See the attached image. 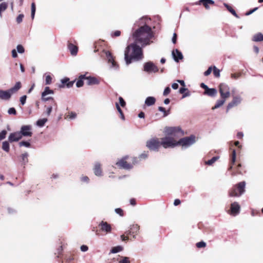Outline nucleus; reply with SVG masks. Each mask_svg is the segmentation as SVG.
Wrapping results in <instances>:
<instances>
[{"label": "nucleus", "mask_w": 263, "mask_h": 263, "mask_svg": "<svg viewBox=\"0 0 263 263\" xmlns=\"http://www.w3.org/2000/svg\"><path fill=\"white\" fill-rule=\"evenodd\" d=\"M165 136L159 139L154 138L146 142V146L150 151L158 152L162 146L164 148H171L170 136H183L184 133L179 127H166L164 129Z\"/></svg>", "instance_id": "f257e3e1"}, {"label": "nucleus", "mask_w": 263, "mask_h": 263, "mask_svg": "<svg viewBox=\"0 0 263 263\" xmlns=\"http://www.w3.org/2000/svg\"><path fill=\"white\" fill-rule=\"evenodd\" d=\"M154 36V33L151 27L144 25L139 27L133 33V37L137 43H141L144 47L150 44V40Z\"/></svg>", "instance_id": "f03ea898"}, {"label": "nucleus", "mask_w": 263, "mask_h": 263, "mask_svg": "<svg viewBox=\"0 0 263 263\" xmlns=\"http://www.w3.org/2000/svg\"><path fill=\"white\" fill-rule=\"evenodd\" d=\"M143 58L142 48L136 43L128 45L125 50L124 59L127 65L133 61H138Z\"/></svg>", "instance_id": "7ed1b4c3"}, {"label": "nucleus", "mask_w": 263, "mask_h": 263, "mask_svg": "<svg viewBox=\"0 0 263 263\" xmlns=\"http://www.w3.org/2000/svg\"><path fill=\"white\" fill-rule=\"evenodd\" d=\"M178 135L177 134L176 136H170L171 142H169L168 144H171V148H174L178 145L188 146L195 142V137L193 135L181 138L179 140L177 141L176 138L182 136Z\"/></svg>", "instance_id": "20e7f679"}, {"label": "nucleus", "mask_w": 263, "mask_h": 263, "mask_svg": "<svg viewBox=\"0 0 263 263\" xmlns=\"http://www.w3.org/2000/svg\"><path fill=\"white\" fill-rule=\"evenodd\" d=\"M138 162V158L136 157H130L125 156L119 160L116 163V165L120 168L124 170H130L134 165Z\"/></svg>", "instance_id": "39448f33"}, {"label": "nucleus", "mask_w": 263, "mask_h": 263, "mask_svg": "<svg viewBox=\"0 0 263 263\" xmlns=\"http://www.w3.org/2000/svg\"><path fill=\"white\" fill-rule=\"evenodd\" d=\"M245 182L242 181L236 185L231 191V196H238L245 192Z\"/></svg>", "instance_id": "423d86ee"}, {"label": "nucleus", "mask_w": 263, "mask_h": 263, "mask_svg": "<svg viewBox=\"0 0 263 263\" xmlns=\"http://www.w3.org/2000/svg\"><path fill=\"white\" fill-rule=\"evenodd\" d=\"M219 87L221 98L222 99L228 98L230 97L229 87L228 86L224 84H221Z\"/></svg>", "instance_id": "0eeeda50"}, {"label": "nucleus", "mask_w": 263, "mask_h": 263, "mask_svg": "<svg viewBox=\"0 0 263 263\" xmlns=\"http://www.w3.org/2000/svg\"><path fill=\"white\" fill-rule=\"evenodd\" d=\"M144 70L149 73L156 72L158 71V68L152 62H148L145 63Z\"/></svg>", "instance_id": "6e6552de"}, {"label": "nucleus", "mask_w": 263, "mask_h": 263, "mask_svg": "<svg viewBox=\"0 0 263 263\" xmlns=\"http://www.w3.org/2000/svg\"><path fill=\"white\" fill-rule=\"evenodd\" d=\"M51 93H53V91L52 90L50 89L49 87H46L44 91L42 93V99L44 101H47V100H51L53 102L55 106H57V104L55 102L53 98H51V97L45 98V97L46 95H47L48 94H51Z\"/></svg>", "instance_id": "1a4fd4ad"}, {"label": "nucleus", "mask_w": 263, "mask_h": 263, "mask_svg": "<svg viewBox=\"0 0 263 263\" xmlns=\"http://www.w3.org/2000/svg\"><path fill=\"white\" fill-rule=\"evenodd\" d=\"M76 43V41H73L72 43L71 41H68L67 43V47L68 49L69 50L70 53L73 55H76L78 51V47L74 44Z\"/></svg>", "instance_id": "9d476101"}, {"label": "nucleus", "mask_w": 263, "mask_h": 263, "mask_svg": "<svg viewBox=\"0 0 263 263\" xmlns=\"http://www.w3.org/2000/svg\"><path fill=\"white\" fill-rule=\"evenodd\" d=\"M75 81H70L68 78H64L61 80V83L59 85V88H64L66 86L67 88L71 87Z\"/></svg>", "instance_id": "9b49d317"}, {"label": "nucleus", "mask_w": 263, "mask_h": 263, "mask_svg": "<svg viewBox=\"0 0 263 263\" xmlns=\"http://www.w3.org/2000/svg\"><path fill=\"white\" fill-rule=\"evenodd\" d=\"M105 54L107 57L108 63L111 64L112 67L118 68V65L115 60V58L112 55L111 53L109 51H105Z\"/></svg>", "instance_id": "f8f14e48"}, {"label": "nucleus", "mask_w": 263, "mask_h": 263, "mask_svg": "<svg viewBox=\"0 0 263 263\" xmlns=\"http://www.w3.org/2000/svg\"><path fill=\"white\" fill-rule=\"evenodd\" d=\"M31 127L30 125H24L21 127V132L22 136H32V133L30 131Z\"/></svg>", "instance_id": "ddd939ff"}, {"label": "nucleus", "mask_w": 263, "mask_h": 263, "mask_svg": "<svg viewBox=\"0 0 263 263\" xmlns=\"http://www.w3.org/2000/svg\"><path fill=\"white\" fill-rule=\"evenodd\" d=\"M86 84L88 85H97L100 83V80L96 77H87L86 78Z\"/></svg>", "instance_id": "4468645a"}, {"label": "nucleus", "mask_w": 263, "mask_h": 263, "mask_svg": "<svg viewBox=\"0 0 263 263\" xmlns=\"http://www.w3.org/2000/svg\"><path fill=\"white\" fill-rule=\"evenodd\" d=\"M172 55L174 60L177 62H178L180 60H182L183 58L182 53L177 49L173 50Z\"/></svg>", "instance_id": "2eb2a0df"}, {"label": "nucleus", "mask_w": 263, "mask_h": 263, "mask_svg": "<svg viewBox=\"0 0 263 263\" xmlns=\"http://www.w3.org/2000/svg\"><path fill=\"white\" fill-rule=\"evenodd\" d=\"M21 133L20 132H15L11 133L9 136V140L10 142L17 141L22 138Z\"/></svg>", "instance_id": "dca6fc26"}, {"label": "nucleus", "mask_w": 263, "mask_h": 263, "mask_svg": "<svg viewBox=\"0 0 263 263\" xmlns=\"http://www.w3.org/2000/svg\"><path fill=\"white\" fill-rule=\"evenodd\" d=\"M11 95L12 93L9 89L5 91L0 89V99L2 100H9L10 98Z\"/></svg>", "instance_id": "f3484780"}, {"label": "nucleus", "mask_w": 263, "mask_h": 263, "mask_svg": "<svg viewBox=\"0 0 263 263\" xmlns=\"http://www.w3.org/2000/svg\"><path fill=\"white\" fill-rule=\"evenodd\" d=\"M214 2L212 0H200L195 3L196 5H203L205 9H209V5H214Z\"/></svg>", "instance_id": "a211bd4d"}, {"label": "nucleus", "mask_w": 263, "mask_h": 263, "mask_svg": "<svg viewBox=\"0 0 263 263\" xmlns=\"http://www.w3.org/2000/svg\"><path fill=\"white\" fill-rule=\"evenodd\" d=\"M99 226L101 227V229L102 231L106 232V233L111 232V226L107 222L102 221L100 223Z\"/></svg>", "instance_id": "6ab92c4d"}, {"label": "nucleus", "mask_w": 263, "mask_h": 263, "mask_svg": "<svg viewBox=\"0 0 263 263\" xmlns=\"http://www.w3.org/2000/svg\"><path fill=\"white\" fill-rule=\"evenodd\" d=\"M139 230V227L137 224H134L130 228V230L126 232V234H130L133 236L134 237H135V235L137 234L138 231Z\"/></svg>", "instance_id": "aec40b11"}, {"label": "nucleus", "mask_w": 263, "mask_h": 263, "mask_svg": "<svg viewBox=\"0 0 263 263\" xmlns=\"http://www.w3.org/2000/svg\"><path fill=\"white\" fill-rule=\"evenodd\" d=\"M93 172L95 174L96 176H101L102 175V171L101 168V164L97 162L95 164L94 168H93Z\"/></svg>", "instance_id": "412c9836"}, {"label": "nucleus", "mask_w": 263, "mask_h": 263, "mask_svg": "<svg viewBox=\"0 0 263 263\" xmlns=\"http://www.w3.org/2000/svg\"><path fill=\"white\" fill-rule=\"evenodd\" d=\"M241 100L242 99L240 96H233V100L231 102V107L234 106H237L238 104H240Z\"/></svg>", "instance_id": "4be33fe9"}, {"label": "nucleus", "mask_w": 263, "mask_h": 263, "mask_svg": "<svg viewBox=\"0 0 263 263\" xmlns=\"http://www.w3.org/2000/svg\"><path fill=\"white\" fill-rule=\"evenodd\" d=\"M86 74H82L79 77V79L76 83V86L77 87H80L84 85V80H86Z\"/></svg>", "instance_id": "5701e85b"}, {"label": "nucleus", "mask_w": 263, "mask_h": 263, "mask_svg": "<svg viewBox=\"0 0 263 263\" xmlns=\"http://www.w3.org/2000/svg\"><path fill=\"white\" fill-rule=\"evenodd\" d=\"M217 92V90L215 88H208L205 91H204V94L210 97H214L216 96Z\"/></svg>", "instance_id": "b1692460"}, {"label": "nucleus", "mask_w": 263, "mask_h": 263, "mask_svg": "<svg viewBox=\"0 0 263 263\" xmlns=\"http://www.w3.org/2000/svg\"><path fill=\"white\" fill-rule=\"evenodd\" d=\"M28 154L27 153L22 154L20 156V161L21 162L22 165H25L28 162Z\"/></svg>", "instance_id": "393cba45"}, {"label": "nucleus", "mask_w": 263, "mask_h": 263, "mask_svg": "<svg viewBox=\"0 0 263 263\" xmlns=\"http://www.w3.org/2000/svg\"><path fill=\"white\" fill-rule=\"evenodd\" d=\"M240 206L236 203H231V214H237L239 212Z\"/></svg>", "instance_id": "a878e982"}, {"label": "nucleus", "mask_w": 263, "mask_h": 263, "mask_svg": "<svg viewBox=\"0 0 263 263\" xmlns=\"http://www.w3.org/2000/svg\"><path fill=\"white\" fill-rule=\"evenodd\" d=\"M156 99L154 97H148L145 101V104L149 106L154 105Z\"/></svg>", "instance_id": "bb28decb"}, {"label": "nucleus", "mask_w": 263, "mask_h": 263, "mask_svg": "<svg viewBox=\"0 0 263 263\" xmlns=\"http://www.w3.org/2000/svg\"><path fill=\"white\" fill-rule=\"evenodd\" d=\"M225 100L226 99L221 98L220 100H218L216 104L213 107H212V109L214 110L221 106L224 104Z\"/></svg>", "instance_id": "cd10ccee"}, {"label": "nucleus", "mask_w": 263, "mask_h": 263, "mask_svg": "<svg viewBox=\"0 0 263 263\" xmlns=\"http://www.w3.org/2000/svg\"><path fill=\"white\" fill-rule=\"evenodd\" d=\"M253 41L255 42H260L263 41V34L261 33H258L255 34L253 37Z\"/></svg>", "instance_id": "c85d7f7f"}, {"label": "nucleus", "mask_w": 263, "mask_h": 263, "mask_svg": "<svg viewBox=\"0 0 263 263\" xmlns=\"http://www.w3.org/2000/svg\"><path fill=\"white\" fill-rule=\"evenodd\" d=\"M236 160V151L233 150L232 154L231 157V171L233 169V165H234Z\"/></svg>", "instance_id": "c756f323"}, {"label": "nucleus", "mask_w": 263, "mask_h": 263, "mask_svg": "<svg viewBox=\"0 0 263 263\" xmlns=\"http://www.w3.org/2000/svg\"><path fill=\"white\" fill-rule=\"evenodd\" d=\"M117 260L119 263H130L129 258L127 257L118 256Z\"/></svg>", "instance_id": "7c9ffc66"}, {"label": "nucleus", "mask_w": 263, "mask_h": 263, "mask_svg": "<svg viewBox=\"0 0 263 263\" xmlns=\"http://www.w3.org/2000/svg\"><path fill=\"white\" fill-rule=\"evenodd\" d=\"M21 87V83L20 82H16L14 86L10 89V91L12 93L17 91Z\"/></svg>", "instance_id": "2f4dec72"}, {"label": "nucleus", "mask_w": 263, "mask_h": 263, "mask_svg": "<svg viewBox=\"0 0 263 263\" xmlns=\"http://www.w3.org/2000/svg\"><path fill=\"white\" fill-rule=\"evenodd\" d=\"M123 248L121 246H118L116 247H114L112 248V249L110 250V253H117L119 252H121L123 250Z\"/></svg>", "instance_id": "473e14b6"}, {"label": "nucleus", "mask_w": 263, "mask_h": 263, "mask_svg": "<svg viewBox=\"0 0 263 263\" xmlns=\"http://www.w3.org/2000/svg\"><path fill=\"white\" fill-rule=\"evenodd\" d=\"M116 107L117 108V110L118 111V112H119L120 114V118L122 119V120H124L125 119V117H124V114L122 110V109H121L120 107V105L118 103H116Z\"/></svg>", "instance_id": "72a5a7b5"}, {"label": "nucleus", "mask_w": 263, "mask_h": 263, "mask_svg": "<svg viewBox=\"0 0 263 263\" xmlns=\"http://www.w3.org/2000/svg\"><path fill=\"white\" fill-rule=\"evenodd\" d=\"M47 121V119L46 118H43L41 119H39L36 122V124L40 127L43 126L45 123Z\"/></svg>", "instance_id": "f704fd0d"}, {"label": "nucleus", "mask_w": 263, "mask_h": 263, "mask_svg": "<svg viewBox=\"0 0 263 263\" xmlns=\"http://www.w3.org/2000/svg\"><path fill=\"white\" fill-rule=\"evenodd\" d=\"M7 4L4 2L0 4V16H2V12L4 11L7 8Z\"/></svg>", "instance_id": "c9c22d12"}, {"label": "nucleus", "mask_w": 263, "mask_h": 263, "mask_svg": "<svg viewBox=\"0 0 263 263\" xmlns=\"http://www.w3.org/2000/svg\"><path fill=\"white\" fill-rule=\"evenodd\" d=\"M186 90H187V88H185L184 87H181V88H180L179 92L181 94H183L182 98H184L189 96V92L184 93L185 91H186Z\"/></svg>", "instance_id": "e433bc0d"}, {"label": "nucleus", "mask_w": 263, "mask_h": 263, "mask_svg": "<svg viewBox=\"0 0 263 263\" xmlns=\"http://www.w3.org/2000/svg\"><path fill=\"white\" fill-rule=\"evenodd\" d=\"M218 157H213L211 159L207 161H205V164L206 165H212L218 159Z\"/></svg>", "instance_id": "4c0bfd02"}, {"label": "nucleus", "mask_w": 263, "mask_h": 263, "mask_svg": "<svg viewBox=\"0 0 263 263\" xmlns=\"http://www.w3.org/2000/svg\"><path fill=\"white\" fill-rule=\"evenodd\" d=\"M213 74L216 78H219L220 77V70L215 66H213Z\"/></svg>", "instance_id": "58836bf2"}, {"label": "nucleus", "mask_w": 263, "mask_h": 263, "mask_svg": "<svg viewBox=\"0 0 263 263\" xmlns=\"http://www.w3.org/2000/svg\"><path fill=\"white\" fill-rule=\"evenodd\" d=\"M2 148L6 152H8L9 151V144L7 141L3 143Z\"/></svg>", "instance_id": "ea45409f"}, {"label": "nucleus", "mask_w": 263, "mask_h": 263, "mask_svg": "<svg viewBox=\"0 0 263 263\" xmlns=\"http://www.w3.org/2000/svg\"><path fill=\"white\" fill-rule=\"evenodd\" d=\"M35 10H36L35 4L34 3H32L31 4V14L32 19L34 18Z\"/></svg>", "instance_id": "a19ab883"}, {"label": "nucleus", "mask_w": 263, "mask_h": 263, "mask_svg": "<svg viewBox=\"0 0 263 263\" xmlns=\"http://www.w3.org/2000/svg\"><path fill=\"white\" fill-rule=\"evenodd\" d=\"M24 17V15L23 14H19L17 16V17H16V22L17 23V24H20L23 21Z\"/></svg>", "instance_id": "79ce46f5"}, {"label": "nucleus", "mask_w": 263, "mask_h": 263, "mask_svg": "<svg viewBox=\"0 0 263 263\" xmlns=\"http://www.w3.org/2000/svg\"><path fill=\"white\" fill-rule=\"evenodd\" d=\"M119 104H120V105L122 107H124L126 106V102L124 101V100L123 99V98L122 97H119Z\"/></svg>", "instance_id": "37998d69"}, {"label": "nucleus", "mask_w": 263, "mask_h": 263, "mask_svg": "<svg viewBox=\"0 0 263 263\" xmlns=\"http://www.w3.org/2000/svg\"><path fill=\"white\" fill-rule=\"evenodd\" d=\"M158 110L159 111H162V112H163V117H165L167 116L168 115V112H167L166 111L164 107H161V106L159 107H158Z\"/></svg>", "instance_id": "c03bdc74"}, {"label": "nucleus", "mask_w": 263, "mask_h": 263, "mask_svg": "<svg viewBox=\"0 0 263 263\" xmlns=\"http://www.w3.org/2000/svg\"><path fill=\"white\" fill-rule=\"evenodd\" d=\"M19 145L20 146H24L27 147L30 146V144L29 142L24 141L20 142Z\"/></svg>", "instance_id": "a18cd8bd"}, {"label": "nucleus", "mask_w": 263, "mask_h": 263, "mask_svg": "<svg viewBox=\"0 0 263 263\" xmlns=\"http://www.w3.org/2000/svg\"><path fill=\"white\" fill-rule=\"evenodd\" d=\"M111 35L112 37L119 36L121 35V31L119 30H116L115 31L112 32Z\"/></svg>", "instance_id": "49530a36"}, {"label": "nucleus", "mask_w": 263, "mask_h": 263, "mask_svg": "<svg viewBox=\"0 0 263 263\" xmlns=\"http://www.w3.org/2000/svg\"><path fill=\"white\" fill-rule=\"evenodd\" d=\"M213 67L212 66H210L208 68V69H207V70H206L204 72V75L205 76H208L209 75H210L212 70H213Z\"/></svg>", "instance_id": "de8ad7c7"}, {"label": "nucleus", "mask_w": 263, "mask_h": 263, "mask_svg": "<svg viewBox=\"0 0 263 263\" xmlns=\"http://www.w3.org/2000/svg\"><path fill=\"white\" fill-rule=\"evenodd\" d=\"M52 78L50 76L48 75L46 77L45 82L46 85H49L51 83Z\"/></svg>", "instance_id": "09e8293b"}, {"label": "nucleus", "mask_w": 263, "mask_h": 263, "mask_svg": "<svg viewBox=\"0 0 263 263\" xmlns=\"http://www.w3.org/2000/svg\"><path fill=\"white\" fill-rule=\"evenodd\" d=\"M206 246V243L204 241H200L196 243V247L198 248H204Z\"/></svg>", "instance_id": "8fccbe9b"}, {"label": "nucleus", "mask_w": 263, "mask_h": 263, "mask_svg": "<svg viewBox=\"0 0 263 263\" xmlns=\"http://www.w3.org/2000/svg\"><path fill=\"white\" fill-rule=\"evenodd\" d=\"M234 145L238 147V149L237 150V151H238V155H239V154L240 153V149H241V148L242 147V145L240 144L239 142L238 141H235L234 142Z\"/></svg>", "instance_id": "3c124183"}, {"label": "nucleus", "mask_w": 263, "mask_h": 263, "mask_svg": "<svg viewBox=\"0 0 263 263\" xmlns=\"http://www.w3.org/2000/svg\"><path fill=\"white\" fill-rule=\"evenodd\" d=\"M242 75L241 72H237L234 74L231 73V78H234L235 79L240 77Z\"/></svg>", "instance_id": "603ef678"}, {"label": "nucleus", "mask_w": 263, "mask_h": 263, "mask_svg": "<svg viewBox=\"0 0 263 263\" xmlns=\"http://www.w3.org/2000/svg\"><path fill=\"white\" fill-rule=\"evenodd\" d=\"M6 134H7L6 130H2L0 133V140H2L3 139H5L6 137Z\"/></svg>", "instance_id": "864d4df0"}, {"label": "nucleus", "mask_w": 263, "mask_h": 263, "mask_svg": "<svg viewBox=\"0 0 263 263\" xmlns=\"http://www.w3.org/2000/svg\"><path fill=\"white\" fill-rule=\"evenodd\" d=\"M17 51L20 53H24V51H25L24 47L21 45H17Z\"/></svg>", "instance_id": "5fc2aeb1"}, {"label": "nucleus", "mask_w": 263, "mask_h": 263, "mask_svg": "<svg viewBox=\"0 0 263 263\" xmlns=\"http://www.w3.org/2000/svg\"><path fill=\"white\" fill-rule=\"evenodd\" d=\"M8 112L10 115L13 114L14 115H15L16 114V111L15 109L13 107L10 108L8 110Z\"/></svg>", "instance_id": "6e6d98bb"}, {"label": "nucleus", "mask_w": 263, "mask_h": 263, "mask_svg": "<svg viewBox=\"0 0 263 263\" xmlns=\"http://www.w3.org/2000/svg\"><path fill=\"white\" fill-rule=\"evenodd\" d=\"M77 114L74 112H70L68 113V115L67 116V117H68L69 118L72 119H74L76 117Z\"/></svg>", "instance_id": "4d7b16f0"}, {"label": "nucleus", "mask_w": 263, "mask_h": 263, "mask_svg": "<svg viewBox=\"0 0 263 263\" xmlns=\"http://www.w3.org/2000/svg\"><path fill=\"white\" fill-rule=\"evenodd\" d=\"M171 92V88L169 87H166L164 91H163V96H166L168 95Z\"/></svg>", "instance_id": "13d9d810"}, {"label": "nucleus", "mask_w": 263, "mask_h": 263, "mask_svg": "<svg viewBox=\"0 0 263 263\" xmlns=\"http://www.w3.org/2000/svg\"><path fill=\"white\" fill-rule=\"evenodd\" d=\"M26 98L27 96L26 95L23 96L22 97H21L20 101L22 105H24L26 103Z\"/></svg>", "instance_id": "bf43d9fd"}, {"label": "nucleus", "mask_w": 263, "mask_h": 263, "mask_svg": "<svg viewBox=\"0 0 263 263\" xmlns=\"http://www.w3.org/2000/svg\"><path fill=\"white\" fill-rule=\"evenodd\" d=\"M257 9H258V7H255L254 9L249 10V11H248L246 13V15H249L251 14L254 12H255L256 10H257Z\"/></svg>", "instance_id": "052dcab7"}, {"label": "nucleus", "mask_w": 263, "mask_h": 263, "mask_svg": "<svg viewBox=\"0 0 263 263\" xmlns=\"http://www.w3.org/2000/svg\"><path fill=\"white\" fill-rule=\"evenodd\" d=\"M81 180L82 182L88 183L89 182V178L87 176H82L81 177Z\"/></svg>", "instance_id": "680f3d73"}, {"label": "nucleus", "mask_w": 263, "mask_h": 263, "mask_svg": "<svg viewBox=\"0 0 263 263\" xmlns=\"http://www.w3.org/2000/svg\"><path fill=\"white\" fill-rule=\"evenodd\" d=\"M81 250L82 252H86L88 250V247L86 245H82L81 246Z\"/></svg>", "instance_id": "e2e57ef3"}, {"label": "nucleus", "mask_w": 263, "mask_h": 263, "mask_svg": "<svg viewBox=\"0 0 263 263\" xmlns=\"http://www.w3.org/2000/svg\"><path fill=\"white\" fill-rule=\"evenodd\" d=\"M147 156H148L147 153H144L139 156V158H140V159H145L147 157Z\"/></svg>", "instance_id": "0e129e2a"}, {"label": "nucleus", "mask_w": 263, "mask_h": 263, "mask_svg": "<svg viewBox=\"0 0 263 263\" xmlns=\"http://www.w3.org/2000/svg\"><path fill=\"white\" fill-rule=\"evenodd\" d=\"M177 34L176 33L173 34V36L172 38V42L174 44H176L177 42Z\"/></svg>", "instance_id": "69168bd1"}, {"label": "nucleus", "mask_w": 263, "mask_h": 263, "mask_svg": "<svg viewBox=\"0 0 263 263\" xmlns=\"http://www.w3.org/2000/svg\"><path fill=\"white\" fill-rule=\"evenodd\" d=\"M181 203V201L179 199H176L174 200V204L175 206L178 205Z\"/></svg>", "instance_id": "338daca9"}, {"label": "nucleus", "mask_w": 263, "mask_h": 263, "mask_svg": "<svg viewBox=\"0 0 263 263\" xmlns=\"http://www.w3.org/2000/svg\"><path fill=\"white\" fill-rule=\"evenodd\" d=\"M243 136V134L242 132H238L237 134V137L238 139H242Z\"/></svg>", "instance_id": "774afa93"}]
</instances>
